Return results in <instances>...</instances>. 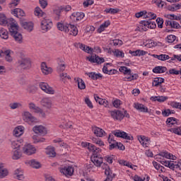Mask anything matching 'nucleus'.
Listing matches in <instances>:
<instances>
[{"label": "nucleus", "mask_w": 181, "mask_h": 181, "mask_svg": "<svg viewBox=\"0 0 181 181\" xmlns=\"http://www.w3.org/2000/svg\"><path fill=\"white\" fill-rule=\"evenodd\" d=\"M156 159H157L158 162L161 163V165L169 168V169H172V170H175V172L181 170V160L173 161L176 159V156H173L172 153L166 151L160 152L156 156ZM166 159H173V160H168Z\"/></svg>", "instance_id": "nucleus-1"}, {"label": "nucleus", "mask_w": 181, "mask_h": 181, "mask_svg": "<svg viewBox=\"0 0 181 181\" xmlns=\"http://www.w3.org/2000/svg\"><path fill=\"white\" fill-rule=\"evenodd\" d=\"M18 23H16L15 20H13V22L10 24L9 31L11 36H13V39H15L16 42L18 43H22L23 41V37H22V34L18 32Z\"/></svg>", "instance_id": "nucleus-2"}, {"label": "nucleus", "mask_w": 181, "mask_h": 181, "mask_svg": "<svg viewBox=\"0 0 181 181\" xmlns=\"http://www.w3.org/2000/svg\"><path fill=\"white\" fill-rule=\"evenodd\" d=\"M101 152V148H99L98 151H93V155L91 156V160L93 163H94L95 166H97L98 168H100L101 165H103V162L104 159L101 156H100L98 153Z\"/></svg>", "instance_id": "nucleus-3"}, {"label": "nucleus", "mask_w": 181, "mask_h": 181, "mask_svg": "<svg viewBox=\"0 0 181 181\" xmlns=\"http://www.w3.org/2000/svg\"><path fill=\"white\" fill-rule=\"evenodd\" d=\"M120 73H124V81H132V80H136L138 78V74L131 73V69H119Z\"/></svg>", "instance_id": "nucleus-4"}, {"label": "nucleus", "mask_w": 181, "mask_h": 181, "mask_svg": "<svg viewBox=\"0 0 181 181\" xmlns=\"http://www.w3.org/2000/svg\"><path fill=\"white\" fill-rule=\"evenodd\" d=\"M112 135L116 136L117 138H122L123 139H127V141H133L134 136H132L131 134H128V133L117 129L112 132Z\"/></svg>", "instance_id": "nucleus-5"}, {"label": "nucleus", "mask_w": 181, "mask_h": 181, "mask_svg": "<svg viewBox=\"0 0 181 181\" xmlns=\"http://www.w3.org/2000/svg\"><path fill=\"white\" fill-rule=\"evenodd\" d=\"M28 108L30 110V111H33V112H35V114H39L40 117H42V118H46V113L40 107H38L36 105V104L33 103H30L28 104Z\"/></svg>", "instance_id": "nucleus-6"}, {"label": "nucleus", "mask_w": 181, "mask_h": 181, "mask_svg": "<svg viewBox=\"0 0 181 181\" xmlns=\"http://www.w3.org/2000/svg\"><path fill=\"white\" fill-rule=\"evenodd\" d=\"M36 147L31 144L27 143L22 148L23 153H24V155H27L28 156L35 155V153H36Z\"/></svg>", "instance_id": "nucleus-7"}, {"label": "nucleus", "mask_w": 181, "mask_h": 181, "mask_svg": "<svg viewBox=\"0 0 181 181\" xmlns=\"http://www.w3.org/2000/svg\"><path fill=\"white\" fill-rule=\"evenodd\" d=\"M52 26H53V23L48 17H45L41 21L40 28L43 32H48L52 29Z\"/></svg>", "instance_id": "nucleus-8"}, {"label": "nucleus", "mask_w": 181, "mask_h": 181, "mask_svg": "<svg viewBox=\"0 0 181 181\" xmlns=\"http://www.w3.org/2000/svg\"><path fill=\"white\" fill-rule=\"evenodd\" d=\"M38 86L46 94L53 95L56 93L54 88H53L52 86H49V84L46 82H40Z\"/></svg>", "instance_id": "nucleus-9"}, {"label": "nucleus", "mask_w": 181, "mask_h": 181, "mask_svg": "<svg viewBox=\"0 0 181 181\" xmlns=\"http://www.w3.org/2000/svg\"><path fill=\"white\" fill-rule=\"evenodd\" d=\"M23 119L28 124H36L37 122V118L32 115L30 112L25 111L23 113Z\"/></svg>", "instance_id": "nucleus-10"}, {"label": "nucleus", "mask_w": 181, "mask_h": 181, "mask_svg": "<svg viewBox=\"0 0 181 181\" xmlns=\"http://www.w3.org/2000/svg\"><path fill=\"white\" fill-rule=\"evenodd\" d=\"M18 67L29 69L32 66V61L29 58H21L16 62Z\"/></svg>", "instance_id": "nucleus-11"}, {"label": "nucleus", "mask_w": 181, "mask_h": 181, "mask_svg": "<svg viewBox=\"0 0 181 181\" xmlns=\"http://www.w3.org/2000/svg\"><path fill=\"white\" fill-rule=\"evenodd\" d=\"M33 131L36 135H40L41 136H45L47 134V129L43 125H36L33 127Z\"/></svg>", "instance_id": "nucleus-12"}, {"label": "nucleus", "mask_w": 181, "mask_h": 181, "mask_svg": "<svg viewBox=\"0 0 181 181\" xmlns=\"http://www.w3.org/2000/svg\"><path fill=\"white\" fill-rule=\"evenodd\" d=\"M103 169H105V175L107 176L104 181H112V179L115 177V174L112 173L110 166L106 164L103 165Z\"/></svg>", "instance_id": "nucleus-13"}, {"label": "nucleus", "mask_w": 181, "mask_h": 181, "mask_svg": "<svg viewBox=\"0 0 181 181\" xmlns=\"http://www.w3.org/2000/svg\"><path fill=\"white\" fill-rule=\"evenodd\" d=\"M137 139L144 148H148L151 145V138L148 136L140 135L137 136Z\"/></svg>", "instance_id": "nucleus-14"}, {"label": "nucleus", "mask_w": 181, "mask_h": 181, "mask_svg": "<svg viewBox=\"0 0 181 181\" xmlns=\"http://www.w3.org/2000/svg\"><path fill=\"white\" fill-rule=\"evenodd\" d=\"M110 116L115 121H122V119H124V117H125L121 110H117L110 111Z\"/></svg>", "instance_id": "nucleus-15"}, {"label": "nucleus", "mask_w": 181, "mask_h": 181, "mask_svg": "<svg viewBox=\"0 0 181 181\" xmlns=\"http://www.w3.org/2000/svg\"><path fill=\"white\" fill-rule=\"evenodd\" d=\"M92 131L94 135H95V136H97L98 138H104V136H107V133L105 132V131L98 127H92Z\"/></svg>", "instance_id": "nucleus-16"}, {"label": "nucleus", "mask_w": 181, "mask_h": 181, "mask_svg": "<svg viewBox=\"0 0 181 181\" xmlns=\"http://www.w3.org/2000/svg\"><path fill=\"white\" fill-rule=\"evenodd\" d=\"M69 71L66 69H61L59 71L60 81L63 84H67L69 83Z\"/></svg>", "instance_id": "nucleus-17"}, {"label": "nucleus", "mask_w": 181, "mask_h": 181, "mask_svg": "<svg viewBox=\"0 0 181 181\" xmlns=\"http://www.w3.org/2000/svg\"><path fill=\"white\" fill-rule=\"evenodd\" d=\"M40 104L42 107L47 108V110H51V108L53 107V102L50 98H43L40 100Z\"/></svg>", "instance_id": "nucleus-18"}, {"label": "nucleus", "mask_w": 181, "mask_h": 181, "mask_svg": "<svg viewBox=\"0 0 181 181\" xmlns=\"http://www.w3.org/2000/svg\"><path fill=\"white\" fill-rule=\"evenodd\" d=\"M135 16L136 18H142L144 16L145 18H151V19H156V14L148 13L145 11L136 13Z\"/></svg>", "instance_id": "nucleus-19"}, {"label": "nucleus", "mask_w": 181, "mask_h": 181, "mask_svg": "<svg viewBox=\"0 0 181 181\" xmlns=\"http://www.w3.org/2000/svg\"><path fill=\"white\" fill-rule=\"evenodd\" d=\"M84 16H85L84 13H80V12L73 13L70 16V19L71 22H78L79 21H81L82 19H83Z\"/></svg>", "instance_id": "nucleus-20"}, {"label": "nucleus", "mask_w": 181, "mask_h": 181, "mask_svg": "<svg viewBox=\"0 0 181 181\" xmlns=\"http://www.w3.org/2000/svg\"><path fill=\"white\" fill-rule=\"evenodd\" d=\"M81 145L83 146V148H87L89 152H98V151H100V148L95 146L91 143L82 142Z\"/></svg>", "instance_id": "nucleus-21"}, {"label": "nucleus", "mask_w": 181, "mask_h": 181, "mask_svg": "<svg viewBox=\"0 0 181 181\" xmlns=\"http://www.w3.org/2000/svg\"><path fill=\"white\" fill-rule=\"evenodd\" d=\"M24 132L25 127L23 126H17L13 130V135L17 138H19V136H22V134H24Z\"/></svg>", "instance_id": "nucleus-22"}, {"label": "nucleus", "mask_w": 181, "mask_h": 181, "mask_svg": "<svg viewBox=\"0 0 181 181\" xmlns=\"http://www.w3.org/2000/svg\"><path fill=\"white\" fill-rule=\"evenodd\" d=\"M87 59L90 62V63H97L98 64H101V63H104V58H101L97 55L91 56L87 57Z\"/></svg>", "instance_id": "nucleus-23"}, {"label": "nucleus", "mask_w": 181, "mask_h": 181, "mask_svg": "<svg viewBox=\"0 0 181 181\" xmlns=\"http://www.w3.org/2000/svg\"><path fill=\"white\" fill-rule=\"evenodd\" d=\"M9 175V171L5 168V164L0 163V179H4Z\"/></svg>", "instance_id": "nucleus-24"}, {"label": "nucleus", "mask_w": 181, "mask_h": 181, "mask_svg": "<svg viewBox=\"0 0 181 181\" xmlns=\"http://www.w3.org/2000/svg\"><path fill=\"white\" fill-rule=\"evenodd\" d=\"M110 54H112L115 57H120V59H124L125 57V53L119 49H112L110 51Z\"/></svg>", "instance_id": "nucleus-25"}, {"label": "nucleus", "mask_w": 181, "mask_h": 181, "mask_svg": "<svg viewBox=\"0 0 181 181\" xmlns=\"http://www.w3.org/2000/svg\"><path fill=\"white\" fill-rule=\"evenodd\" d=\"M94 99L100 105H104L106 108L108 107V100L99 98L98 95H94Z\"/></svg>", "instance_id": "nucleus-26"}, {"label": "nucleus", "mask_w": 181, "mask_h": 181, "mask_svg": "<svg viewBox=\"0 0 181 181\" xmlns=\"http://www.w3.org/2000/svg\"><path fill=\"white\" fill-rule=\"evenodd\" d=\"M34 15L37 16V18H42V19H45V18L47 17V14L43 12V11H42L40 7H36L35 8Z\"/></svg>", "instance_id": "nucleus-27"}, {"label": "nucleus", "mask_w": 181, "mask_h": 181, "mask_svg": "<svg viewBox=\"0 0 181 181\" xmlns=\"http://www.w3.org/2000/svg\"><path fill=\"white\" fill-rule=\"evenodd\" d=\"M134 107L140 112H148V107L139 103H134Z\"/></svg>", "instance_id": "nucleus-28"}, {"label": "nucleus", "mask_w": 181, "mask_h": 181, "mask_svg": "<svg viewBox=\"0 0 181 181\" xmlns=\"http://www.w3.org/2000/svg\"><path fill=\"white\" fill-rule=\"evenodd\" d=\"M11 158L13 160H18L22 158V153L21 149H15L12 151Z\"/></svg>", "instance_id": "nucleus-29"}, {"label": "nucleus", "mask_w": 181, "mask_h": 181, "mask_svg": "<svg viewBox=\"0 0 181 181\" xmlns=\"http://www.w3.org/2000/svg\"><path fill=\"white\" fill-rule=\"evenodd\" d=\"M27 163L29 165V166H31V168H33L34 169H40V168H42V164L35 159L28 161Z\"/></svg>", "instance_id": "nucleus-30"}, {"label": "nucleus", "mask_w": 181, "mask_h": 181, "mask_svg": "<svg viewBox=\"0 0 181 181\" xmlns=\"http://www.w3.org/2000/svg\"><path fill=\"white\" fill-rule=\"evenodd\" d=\"M74 81L78 84L79 90H86V83L79 77L74 78Z\"/></svg>", "instance_id": "nucleus-31"}, {"label": "nucleus", "mask_w": 181, "mask_h": 181, "mask_svg": "<svg viewBox=\"0 0 181 181\" xmlns=\"http://www.w3.org/2000/svg\"><path fill=\"white\" fill-rule=\"evenodd\" d=\"M165 83L163 78H154L152 81L153 87H159L162 83Z\"/></svg>", "instance_id": "nucleus-32"}, {"label": "nucleus", "mask_w": 181, "mask_h": 181, "mask_svg": "<svg viewBox=\"0 0 181 181\" xmlns=\"http://www.w3.org/2000/svg\"><path fill=\"white\" fill-rule=\"evenodd\" d=\"M165 25L168 28H173L174 29H179L180 28V24L176 21H166Z\"/></svg>", "instance_id": "nucleus-33"}, {"label": "nucleus", "mask_w": 181, "mask_h": 181, "mask_svg": "<svg viewBox=\"0 0 181 181\" xmlns=\"http://www.w3.org/2000/svg\"><path fill=\"white\" fill-rule=\"evenodd\" d=\"M21 25L28 32H32L33 30V23L32 22H23Z\"/></svg>", "instance_id": "nucleus-34"}, {"label": "nucleus", "mask_w": 181, "mask_h": 181, "mask_svg": "<svg viewBox=\"0 0 181 181\" xmlns=\"http://www.w3.org/2000/svg\"><path fill=\"white\" fill-rule=\"evenodd\" d=\"M107 141L110 144V149H114L115 148V144L117 143V141L114 139V134H109Z\"/></svg>", "instance_id": "nucleus-35"}, {"label": "nucleus", "mask_w": 181, "mask_h": 181, "mask_svg": "<svg viewBox=\"0 0 181 181\" xmlns=\"http://www.w3.org/2000/svg\"><path fill=\"white\" fill-rule=\"evenodd\" d=\"M150 100L151 101H158V103H165L168 100L167 96H151Z\"/></svg>", "instance_id": "nucleus-36"}, {"label": "nucleus", "mask_w": 181, "mask_h": 181, "mask_svg": "<svg viewBox=\"0 0 181 181\" xmlns=\"http://www.w3.org/2000/svg\"><path fill=\"white\" fill-rule=\"evenodd\" d=\"M88 76L92 78V80H101V78H103V74L95 72H89L88 73Z\"/></svg>", "instance_id": "nucleus-37"}, {"label": "nucleus", "mask_w": 181, "mask_h": 181, "mask_svg": "<svg viewBox=\"0 0 181 181\" xmlns=\"http://www.w3.org/2000/svg\"><path fill=\"white\" fill-rule=\"evenodd\" d=\"M11 13L14 15V16H16V18H19V16H23L25 15V11L21 8H15L11 10Z\"/></svg>", "instance_id": "nucleus-38"}, {"label": "nucleus", "mask_w": 181, "mask_h": 181, "mask_svg": "<svg viewBox=\"0 0 181 181\" xmlns=\"http://www.w3.org/2000/svg\"><path fill=\"white\" fill-rule=\"evenodd\" d=\"M57 28L59 29V30H61L62 32H65V33H67V31L69 30V24L58 23Z\"/></svg>", "instance_id": "nucleus-39"}, {"label": "nucleus", "mask_w": 181, "mask_h": 181, "mask_svg": "<svg viewBox=\"0 0 181 181\" xmlns=\"http://www.w3.org/2000/svg\"><path fill=\"white\" fill-rule=\"evenodd\" d=\"M151 56L155 59H158V60H161V62H165V60H169V59H170V57H169V55L163 54H161L160 55L152 54Z\"/></svg>", "instance_id": "nucleus-40"}, {"label": "nucleus", "mask_w": 181, "mask_h": 181, "mask_svg": "<svg viewBox=\"0 0 181 181\" xmlns=\"http://www.w3.org/2000/svg\"><path fill=\"white\" fill-rule=\"evenodd\" d=\"M92 142L93 144H95V145H98V146H100L103 148V146H105V144H104V141L100 138L97 137H92Z\"/></svg>", "instance_id": "nucleus-41"}, {"label": "nucleus", "mask_w": 181, "mask_h": 181, "mask_svg": "<svg viewBox=\"0 0 181 181\" xmlns=\"http://www.w3.org/2000/svg\"><path fill=\"white\" fill-rule=\"evenodd\" d=\"M46 153L51 158H54V156H56V151H54V147L50 146L47 147Z\"/></svg>", "instance_id": "nucleus-42"}, {"label": "nucleus", "mask_w": 181, "mask_h": 181, "mask_svg": "<svg viewBox=\"0 0 181 181\" xmlns=\"http://www.w3.org/2000/svg\"><path fill=\"white\" fill-rule=\"evenodd\" d=\"M77 169V165L74 164V163H71L69 161V176H73L74 173V170Z\"/></svg>", "instance_id": "nucleus-43"}, {"label": "nucleus", "mask_w": 181, "mask_h": 181, "mask_svg": "<svg viewBox=\"0 0 181 181\" xmlns=\"http://www.w3.org/2000/svg\"><path fill=\"white\" fill-rule=\"evenodd\" d=\"M177 122H179V119L175 117H168L166 121V124L169 127H172L173 125H176L177 124Z\"/></svg>", "instance_id": "nucleus-44"}, {"label": "nucleus", "mask_w": 181, "mask_h": 181, "mask_svg": "<svg viewBox=\"0 0 181 181\" xmlns=\"http://www.w3.org/2000/svg\"><path fill=\"white\" fill-rule=\"evenodd\" d=\"M110 25H111V23L110 22V21H105V23H103L102 25H100L99 28L98 29V32L99 33L104 32L106 28H108Z\"/></svg>", "instance_id": "nucleus-45"}, {"label": "nucleus", "mask_w": 181, "mask_h": 181, "mask_svg": "<svg viewBox=\"0 0 181 181\" xmlns=\"http://www.w3.org/2000/svg\"><path fill=\"white\" fill-rule=\"evenodd\" d=\"M70 25V35L72 36H77L78 35V30L77 29V27L74 25L69 24Z\"/></svg>", "instance_id": "nucleus-46"}, {"label": "nucleus", "mask_w": 181, "mask_h": 181, "mask_svg": "<svg viewBox=\"0 0 181 181\" xmlns=\"http://www.w3.org/2000/svg\"><path fill=\"white\" fill-rule=\"evenodd\" d=\"M62 11H66V8L60 6L54 10V13L57 15V19H59Z\"/></svg>", "instance_id": "nucleus-47"}, {"label": "nucleus", "mask_w": 181, "mask_h": 181, "mask_svg": "<svg viewBox=\"0 0 181 181\" xmlns=\"http://www.w3.org/2000/svg\"><path fill=\"white\" fill-rule=\"evenodd\" d=\"M22 103L19 102H14L9 104V107L11 110H16L18 108H21Z\"/></svg>", "instance_id": "nucleus-48"}, {"label": "nucleus", "mask_w": 181, "mask_h": 181, "mask_svg": "<svg viewBox=\"0 0 181 181\" xmlns=\"http://www.w3.org/2000/svg\"><path fill=\"white\" fill-rule=\"evenodd\" d=\"M144 45L145 46V47H155V46H156V42H155V41L150 40H147L146 41V42H144Z\"/></svg>", "instance_id": "nucleus-49"}, {"label": "nucleus", "mask_w": 181, "mask_h": 181, "mask_svg": "<svg viewBox=\"0 0 181 181\" xmlns=\"http://www.w3.org/2000/svg\"><path fill=\"white\" fill-rule=\"evenodd\" d=\"M11 148H13V150L20 149V148H21V141L14 140V141H11Z\"/></svg>", "instance_id": "nucleus-50"}, {"label": "nucleus", "mask_w": 181, "mask_h": 181, "mask_svg": "<svg viewBox=\"0 0 181 181\" xmlns=\"http://www.w3.org/2000/svg\"><path fill=\"white\" fill-rule=\"evenodd\" d=\"M8 23V18H6V16L4 13H0V25H7Z\"/></svg>", "instance_id": "nucleus-51"}, {"label": "nucleus", "mask_w": 181, "mask_h": 181, "mask_svg": "<svg viewBox=\"0 0 181 181\" xmlns=\"http://www.w3.org/2000/svg\"><path fill=\"white\" fill-rule=\"evenodd\" d=\"M103 73H105V74H109V75L117 74L118 73V71L117 69H103Z\"/></svg>", "instance_id": "nucleus-52"}, {"label": "nucleus", "mask_w": 181, "mask_h": 181, "mask_svg": "<svg viewBox=\"0 0 181 181\" xmlns=\"http://www.w3.org/2000/svg\"><path fill=\"white\" fill-rule=\"evenodd\" d=\"M0 36L1 39H8V31L5 30V28H1L0 29Z\"/></svg>", "instance_id": "nucleus-53"}, {"label": "nucleus", "mask_w": 181, "mask_h": 181, "mask_svg": "<svg viewBox=\"0 0 181 181\" xmlns=\"http://www.w3.org/2000/svg\"><path fill=\"white\" fill-rule=\"evenodd\" d=\"M60 173L68 177L69 176V167L64 166L59 168Z\"/></svg>", "instance_id": "nucleus-54"}, {"label": "nucleus", "mask_w": 181, "mask_h": 181, "mask_svg": "<svg viewBox=\"0 0 181 181\" xmlns=\"http://www.w3.org/2000/svg\"><path fill=\"white\" fill-rule=\"evenodd\" d=\"M135 30L136 32H146V28H144V25L142 21H141L139 24L137 25V27L136 28Z\"/></svg>", "instance_id": "nucleus-55"}, {"label": "nucleus", "mask_w": 181, "mask_h": 181, "mask_svg": "<svg viewBox=\"0 0 181 181\" xmlns=\"http://www.w3.org/2000/svg\"><path fill=\"white\" fill-rule=\"evenodd\" d=\"M105 12H106V13H111L112 15H115V13H118L119 12V10L118 8H106L105 10Z\"/></svg>", "instance_id": "nucleus-56"}, {"label": "nucleus", "mask_w": 181, "mask_h": 181, "mask_svg": "<svg viewBox=\"0 0 181 181\" xmlns=\"http://www.w3.org/2000/svg\"><path fill=\"white\" fill-rule=\"evenodd\" d=\"M57 69H62V67H66V63L63 62L60 58L57 59Z\"/></svg>", "instance_id": "nucleus-57"}, {"label": "nucleus", "mask_w": 181, "mask_h": 181, "mask_svg": "<svg viewBox=\"0 0 181 181\" xmlns=\"http://www.w3.org/2000/svg\"><path fill=\"white\" fill-rule=\"evenodd\" d=\"M54 144H59V145H60V146H62L63 148H67V144L62 141V139H54L53 141Z\"/></svg>", "instance_id": "nucleus-58"}, {"label": "nucleus", "mask_w": 181, "mask_h": 181, "mask_svg": "<svg viewBox=\"0 0 181 181\" xmlns=\"http://www.w3.org/2000/svg\"><path fill=\"white\" fill-rule=\"evenodd\" d=\"M148 29H155L156 28V23L155 21H152V19L155 18H148Z\"/></svg>", "instance_id": "nucleus-59"}, {"label": "nucleus", "mask_w": 181, "mask_h": 181, "mask_svg": "<svg viewBox=\"0 0 181 181\" xmlns=\"http://www.w3.org/2000/svg\"><path fill=\"white\" fill-rule=\"evenodd\" d=\"M112 104L115 108H119V106L122 105V101L119 99H116L113 101Z\"/></svg>", "instance_id": "nucleus-60"}, {"label": "nucleus", "mask_w": 181, "mask_h": 181, "mask_svg": "<svg viewBox=\"0 0 181 181\" xmlns=\"http://www.w3.org/2000/svg\"><path fill=\"white\" fill-rule=\"evenodd\" d=\"M105 159L107 163H112L114 160L115 159V156L111 155V156H107L105 157Z\"/></svg>", "instance_id": "nucleus-61"}, {"label": "nucleus", "mask_w": 181, "mask_h": 181, "mask_svg": "<svg viewBox=\"0 0 181 181\" xmlns=\"http://www.w3.org/2000/svg\"><path fill=\"white\" fill-rule=\"evenodd\" d=\"M153 2L158 6V8H163L165 6V2L162 0H153Z\"/></svg>", "instance_id": "nucleus-62"}, {"label": "nucleus", "mask_w": 181, "mask_h": 181, "mask_svg": "<svg viewBox=\"0 0 181 181\" xmlns=\"http://www.w3.org/2000/svg\"><path fill=\"white\" fill-rule=\"evenodd\" d=\"M85 103L86 104V105H88V107L90 109L94 108V105H93V103L91 102V100H90V98L88 97H86L85 98Z\"/></svg>", "instance_id": "nucleus-63"}, {"label": "nucleus", "mask_w": 181, "mask_h": 181, "mask_svg": "<svg viewBox=\"0 0 181 181\" xmlns=\"http://www.w3.org/2000/svg\"><path fill=\"white\" fill-rule=\"evenodd\" d=\"M171 132L176 134V135L181 136V127H176L171 129Z\"/></svg>", "instance_id": "nucleus-64"}]
</instances>
